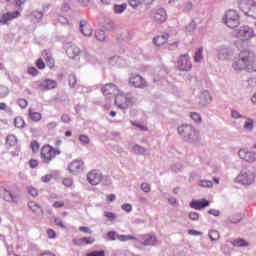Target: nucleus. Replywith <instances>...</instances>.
<instances>
[{
	"label": "nucleus",
	"mask_w": 256,
	"mask_h": 256,
	"mask_svg": "<svg viewBox=\"0 0 256 256\" xmlns=\"http://www.w3.org/2000/svg\"><path fill=\"white\" fill-rule=\"evenodd\" d=\"M232 69L237 72L247 71L248 73L256 72V54L250 50L240 52L238 59L232 63Z\"/></svg>",
	"instance_id": "obj_1"
},
{
	"label": "nucleus",
	"mask_w": 256,
	"mask_h": 256,
	"mask_svg": "<svg viewBox=\"0 0 256 256\" xmlns=\"http://www.w3.org/2000/svg\"><path fill=\"white\" fill-rule=\"evenodd\" d=\"M178 134L182 137L183 141L189 145H197V143L201 141L199 130L189 124H183L178 127Z\"/></svg>",
	"instance_id": "obj_2"
},
{
	"label": "nucleus",
	"mask_w": 256,
	"mask_h": 256,
	"mask_svg": "<svg viewBox=\"0 0 256 256\" xmlns=\"http://www.w3.org/2000/svg\"><path fill=\"white\" fill-rule=\"evenodd\" d=\"M255 179V172L249 169H243L236 177V183H240V185H243L244 187H249L250 185H253V183H255Z\"/></svg>",
	"instance_id": "obj_3"
},
{
	"label": "nucleus",
	"mask_w": 256,
	"mask_h": 256,
	"mask_svg": "<svg viewBox=\"0 0 256 256\" xmlns=\"http://www.w3.org/2000/svg\"><path fill=\"white\" fill-rule=\"evenodd\" d=\"M224 23L230 29L237 28L241 24L239 14L235 10H228L225 14Z\"/></svg>",
	"instance_id": "obj_4"
},
{
	"label": "nucleus",
	"mask_w": 256,
	"mask_h": 256,
	"mask_svg": "<svg viewBox=\"0 0 256 256\" xmlns=\"http://www.w3.org/2000/svg\"><path fill=\"white\" fill-rule=\"evenodd\" d=\"M216 51L219 61H231L235 55V52L228 46H220Z\"/></svg>",
	"instance_id": "obj_5"
},
{
	"label": "nucleus",
	"mask_w": 256,
	"mask_h": 256,
	"mask_svg": "<svg viewBox=\"0 0 256 256\" xmlns=\"http://www.w3.org/2000/svg\"><path fill=\"white\" fill-rule=\"evenodd\" d=\"M137 241H139L140 245H144V247H155L159 244L157 237L149 234H145L140 238H137Z\"/></svg>",
	"instance_id": "obj_6"
},
{
	"label": "nucleus",
	"mask_w": 256,
	"mask_h": 256,
	"mask_svg": "<svg viewBox=\"0 0 256 256\" xmlns=\"http://www.w3.org/2000/svg\"><path fill=\"white\" fill-rule=\"evenodd\" d=\"M177 67L179 71H191L192 64L188 54H183L179 57Z\"/></svg>",
	"instance_id": "obj_7"
},
{
	"label": "nucleus",
	"mask_w": 256,
	"mask_h": 256,
	"mask_svg": "<svg viewBox=\"0 0 256 256\" xmlns=\"http://www.w3.org/2000/svg\"><path fill=\"white\" fill-rule=\"evenodd\" d=\"M237 31L236 37L243 39L244 41H248V39H252L255 36L253 33V28L249 26H241Z\"/></svg>",
	"instance_id": "obj_8"
},
{
	"label": "nucleus",
	"mask_w": 256,
	"mask_h": 256,
	"mask_svg": "<svg viewBox=\"0 0 256 256\" xmlns=\"http://www.w3.org/2000/svg\"><path fill=\"white\" fill-rule=\"evenodd\" d=\"M238 155L240 159H243V161H246L247 163H255L256 161V153L249 151L247 148L240 149Z\"/></svg>",
	"instance_id": "obj_9"
},
{
	"label": "nucleus",
	"mask_w": 256,
	"mask_h": 256,
	"mask_svg": "<svg viewBox=\"0 0 256 256\" xmlns=\"http://www.w3.org/2000/svg\"><path fill=\"white\" fill-rule=\"evenodd\" d=\"M254 2L255 1L253 0H239L237 4L240 11H242V13H244V15H246L247 17H250Z\"/></svg>",
	"instance_id": "obj_10"
},
{
	"label": "nucleus",
	"mask_w": 256,
	"mask_h": 256,
	"mask_svg": "<svg viewBox=\"0 0 256 256\" xmlns=\"http://www.w3.org/2000/svg\"><path fill=\"white\" fill-rule=\"evenodd\" d=\"M129 84L137 89H145V87H147V81H145V78L141 77V75H132L129 78Z\"/></svg>",
	"instance_id": "obj_11"
},
{
	"label": "nucleus",
	"mask_w": 256,
	"mask_h": 256,
	"mask_svg": "<svg viewBox=\"0 0 256 256\" xmlns=\"http://www.w3.org/2000/svg\"><path fill=\"white\" fill-rule=\"evenodd\" d=\"M41 159L44 160V163H49L52 159H55V149L51 146H44L41 150Z\"/></svg>",
	"instance_id": "obj_12"
},
{
	"label": "nucleus",
	"mask_w": 256,
	"mask_h": 256,
	"mask_svg": "<svg viewBox=\"0 0 256 256\" xmlns=\"http://www.w3.org/2000/svg\"><path fill=\"white\" fill-rule=\"evenodd\" d=\"M87 179L90 185H99L103 179V174L99 170H92L87 174Z\"/></svg>",
	"instance_id": "obj_13"
},
{
	"label": "nucleus",
	"mask_w": 256,
	"mask_h": 256,
	"mask_svg": "<svg viewBox=\"0 0 256 256\" xmlns=\"http://www.w3.org/2000/svg\"><path fill=\"white\" fill-rule=\"evenodd\" d=\"M167 75H169V69H167V67L155 68L153 78L154 83H159V81L167 79Z\"/></svg>",
	"instance_id": "obj_14"
},
{
	"label": "nucleus",
	"mask_w": 256,
	"mask_h": 256,
	"mask_svg": "<svg viewBox=\"0 0 256 256\" xmlns=\"http://www.w3.org/2000/svg\"><path fill=\"white\" fill-rule=\"evenodd\" d=\"M38 87L41 91H51V89H56L57 81L52 79H45L38 82Z\"/></svg>",
	"instance_id": "obj_15"
},
{
	"label": "nucleus",
	"mask_w": 256,
	"mask_h": 256,
	"mask_svg": "<svg viewBox=\"0 0 256 256\" xmlns=\"http://www.w3.org/2000/svg\"><path fill=\"white\" fill-rule=\"evenodd\" d=\"M66 55L70 59H79V55H81V49L75 44L69 43L66 47Z\"/></svg>",
	"instance_id": "obj_16"
},
{
	"label": "nucleus",
	"mask_w": 256,
	"mask_h": 256,
	"mask_svg": "<svg viewBox=\"0 0 256 256\" xmlns=\"http://www.w3.org/2000/svg\"><path fill=\"white\" fill-rule=\"evenodd\" d=\"M19 15H21L19 11L5 13L0 17V23L2 25H9V22L13 21V19H17Z\"/></svg>",
	"instance_id": "obj_17"
},
{
	"label": "nucleus",
	"mask_w": 256,
	"mask_h": 256,
	"mask_svg": "<svg viewBox=\"0 0 256 256\" xmlns=\"http://www.w3.org/2000/svg\"><path fill=\"white\" fill-rule=\"evenodd\" d=\"M209 205H210L209 200H205V199L192 200L190 202V207L192 209H196L197 211H201L202 209H205V207H209Z\"/></svg>",
	"instance_id": "obj_18"
},
{
	"label": "nucleus",
	"mask_w": 256,
	"mask_h": 256,
	"mask_svg": "<svg viewBox=\"0 0 256 256\" xmlns=\"http://www.w3.org/2000/svg\"><path fill=\"white\" fill-rule=\"evenodd\" d=\"M80 31L84 37H91L93 35V29H91V25L87 20L80 21Z\"/></svg>",
	"instance_id": "obj_19"
},
{
	"label": "nucleus",
	"mask_w": 256,
	"mask_h": 256,
	"mask_svg": "<svg viewBox=\"0 0 256 256\" xmlns=\"http://www.w3.org/2000/svg\"><path fill=\"white\" fill-rule=\"evenodd\" d=\"M83 165L84 162L82 160H74L72 163H70L68 169L70 173H79V171H83Z\"/></svg>",
	"instance_id": "obj_20"
},
{
	"label": "nucleus",
	"mask_w": 256,
	"mask_h": 256,
	"mask_svg": "<svg viewBox=\"0 0 256 256\" xmlns=\"http://www.w3.org/2000/svg\"><path fill=\"white\" fill-rule=\"evenodd\" d=\"M199 99L200 105H203L204 107L213 101V97H211V94L207 90H204L200 93Z\"/></svg>",
	"instance_id": "obj_21"
},
{
	"label": "nucleus",
	"mask_w": 256,
	"mask_h": 256,
	"mask_svg": "<svg viewBox=\"0 0 256 256\" xmlns=\"http://www.w3.org/2000/svg\"><path fill=\"white\" fill-rule=\"evenodd\" d=\"M154 20L157 23H165V21H167V12L165 11V9H158L154 14Z\"/></svg>",
	"instance_id": "obj_22"
},
{
	"label": "nucleus",
	"mask_w": 256,
	"mask_h": 256,
	"mask_svg": "<svg viewBox=\"0 0 256 256\" xmlns=\"http://www.w3.org/2000/svg\"><path fill=\"white\" fill-rule=\"evenodd\" d=\"M126 94L121 92L115 97V105L122 111H125Z\"/></svg>",
	"instance_id": "obj_23"
},
{
	"label": "nucleus",
	"mask_w": 256,
	"mask_h": 256,
	"mask_svg": "<svg viewBox=\"0 0 256 256\" xmlns=\"http://www.w3.org/2000/svg\"><path fill=\"white\" fill-rule=\"evenodd\" d=\"M28 207L35 213V215H37V217H43L45 212L43 211L41 205L37 204L36 202H29Z\"/></svg>",
	"instance_id": "obj_24"
},
{
	"label": "nucleus",
	"mask_w": 256,
	"mask_h": 256,
	"mask_svg": "<svg viewBox=\"0 0 256 256\" xmlns=\"http://www.w3.org/2000/svg\"><path fill=\"white\" fill-rule=\"evenodd\" d=\"M0 197L4 199V201H15V196L11 193V191L7 190L6 188L0 187Z\"/></svg>",
	"instance_id": "obj_25"
},
{
	"label": "nucleus",
	"mask_w": 256,
	"mask_h": 256,
	"mask_svg": "<svg viewBox=\"0 0 256 256\" xmlns=\"http://www.w3.org/2000/svg\"><path fill=\"white\" fill-rule=\"evenodd\" d=\"M137 103V98L130 93L126 94V102L124 104V111L129 109V107H133Z\"/></svg>",
	"instance_id": "obj_26"
},
{
	"label": "nucleus",
	"mask_w": 256,
	"mask_h": 256,
	"mask_svg": "<svg viewBox=\"0 0 256 256\" xmlns=\"http://www.w3.org/2000/svg\"><path fill=\"white\" fill-rule=\"evenodd\" d=\"M167 41H169V34H162L153 39L154 45H157L158 47L161 45H165Z\"/></svg>",
	"instance_id": "obj_27"
},
{
	"label": "nucleus",
	"mask_w": 256,
	"mask_h": 256,
	"mask_svg": "<svg viewBox=\"0 0 256 256\" xmlns=\"http://www.w3.org/2000/svg\"><path fill=\"white\" fill-rule=\"evenodd\" d=\"M115 89H117V86H115L113 83H109L102 87V93L105 95V97H107L109 95H113V93H115Z\"/></svg>",
	"instance_id": "obj_28"
},
{
	"label": "nucleus",
	"mask_w": 256,
	"mask_h": 256,
	"mask_svg": "<svg viewBox=\"0 0 256 256\" xmlns=\"http://www.w3.org/2000/svg\"><path fill=\"white\" fill-rule=\"evenodd\" d=\"M30 17H31L32 23H39L41 19H43V12H40L37 10L32 11Z\"/></svg>",
	"instance_id": "obj_29"
},
{
	"label": "nucleus",
	"mask_w": 256,
	"mask_h": 256,
	"mask_svg": "<svg viewBox=\"0 0 256 256\" xmlns=\"http://www.w3.org/2000/svg\"><path fill=\"white\" fill-rule=\"evenodd\" d=\"M233 247H249V242L245 241V239L238 238L233 240Z\"/></svg>",
	"instance_id": "obj_30"
},
{
	"label": "nucleus",
	"mask_w": 256,
	"mask_h": 256,
	"mask_svg": "<svg viewBox=\"0 0 256 256\" xmlns=\"http://www.w3.org/2000/svg\"><path fill=\"white\" fill-rule=\"evenodd\" d=\"M104 29H105V31H115V29H116L115 22H113L110 19H106L104 21Z\"/></svg>",
	"instance_id": "obj_31"
},
{
	"label": "nucleus",
	"mask_w": 256,
	"mask_h": 256,
	"mask_svg": "<svg viewBox=\"0 0 256 256\" xmlns=\"http://www.w3.org/2000/svg\"><path fill=\"white\" fill-rule=\"evenodd\" d=\"M126 9H127V4L125 3L121 5L119 4L114 5V13H116L117 15H121V13H124Z\"/></svg>",
	"instance_id": "obj_32"
},
{
	"label": "nucleus",
	"mask_w": 256,
	"mask_h": 256,
	"mask_svg": "<svg viewBox=\"0 0 256 256\" xmlns=\"http://www.w3.org/2000/svg\"><path fill=\"white\" fill-rule=\"evenodd\" d=\"M133 36L128 30H124L121 34H119L118 39L121 41H131Z\"/></svg>",
	"instance_id": "obj_33"
},
{
	"label": "nucleus",
	"mask_w": 256,
	"mask_h": 256,
	"mask_svg": "<svg viewBox=\"0 0 256 256\" xmlns=\"http://www.w3.org/2000/svg\"><path fill=\"white\" fill-rule=\"evenodd\" d=\"M227 223L237 224L241 223V214H236L227 218Z\"/></svg>",
	"instance_id": "obj_34"
},
{
	"label": "nucleus",
	"mask_w": 256,
	"mask_h": 256,
	"mask_svg": "<svg viewBox=\"0 0 256 256\" xmlns=\"http://www.w3.org/2000/svg\"><path fill=\"white\" fill-rule=\"evenodd\" d=\"M14 125L17 127V129H24L25 128V120H23L21 117H16L14 119Z\"/></svg>",
	"instance_id": "obj_35"
},
{
	"label": "nucleus",
	"mask_w": 256,
	"mask_h": 256,
	"mask_svg": "<svg viewBox=\"0 0 256 256\" xmlns=\"http://www.w3.org/2000/svg\"><path fill=\"white\" fill-rule=\"evenodd\" d=\"M194 60L196 63H201L203 61V48H199L194 55Z\"/></svg>",
	"instance_id": "obj_36"
},
{
	"label": "nucleus",
	"mask_w": 256,
	"mask_h": 256,
	"mask_svg": "<svg viewBox=\"0 0 256 256\" xmlns=\"http://www.w3.org/2000/svg\"><path fill=\"white\" fill-rule=\"evenodd\" d=\"M134 152L136 155H145L147 153V149L143 146H139L138 144L134 145Z\"/></svg>",
	"instance_id": "obj_37"
},
{
	"label": "nucleus",
	"mask_w": 256,
	"mask_h": 256,
	"mask_svg": "<svg viewBox=\"0 0 256 256\" xmlns=\"http://www.w3.org/2000/svg\"><path fill=\"white\" fill-rule=\"evenodd\" d=\"M29 117L32 121H41V113L33 112L31 109H29Z\"/></svg>",
	"instance_id": "obj_38"
},
{
	"label": "nucleus",
	"mask_w": 256,
	"mask_h": 256,
	"mask_svg": "<svg viewBox=\"0 0 256 256\" xmlns=\"http://www.w3.org/2000/svg\"><path fill=\"white\" fill-rule=\"evenodd\" d=\"M9 95V88L5 85H0V99H5Z\"/></svg>",
	"instance_id": "obj_39"
},
{
	"label": "nucleus",
	"mask_w": 256,
	"mask_h": 256,
	"mask_svg": "<svg viewBox=\"0 0 256 256\" xmlns=\"http://www.w3.org/2000/svg\"><path fill=\"white\" fill-rule=\"evenodd\" d=\"M6 143L10 147H13V145L17 144V137H15V135H8L7 138H6Z\"/></svg>",
	"instance_id": "obj_40"
},
{
	"label": "nucleus",
	"mask_w": 256,
	"mask_h": 256,
	"mask_svg": "<svg viewBox=\"0 0 256 256\" xmlns=\"http://www.w3.org/2000/svg\"><path fill=\"white\" fill-rule=\"evenodd\" d=\"M253 119L248 118L245 122H244V129L246 131H253Z\"/></svg>",
	"instance_id": "obj_41"
},
{
	"label": "nucleus",
	"mask_w": 256,
	"mask_h": 256,
	"mask_svg": "<svg viewBox=\"0 0 256 256\" xmlns=\"http://www.w3.org/2000/svg\"><path fill=\"white\" fill-rule=\"evenodd\" d=\"M171 171L173 173H181L183 171V164L181 163H175L171 166Z\"/></svg>",
	"instance_id": "obj_42"
},
{
	"label": "nucleus",
	"mask_w": 256,
	"mask_h": 256,
	"mask_svg": "<svg viewBox=\"0 0 256 256\" xmlns=\"http://www.w3.org/2000/svg\"><path fill=\"white\" fill-rule=\"evenodd\" d=\"M208 237H209V239H211V241H217V240H219L220 235L217 230H211Z\"/></svg>",
	"instance_id": "obj_43"
},
{
	"label": "nucleus",
	"mask_w": 256,
	"mask_h": 256,
	"mask_svg": "<svg viewBox=\"0 0 256 256\" xmlns=\"http://www.w3.org/2000/svg\"><path fill=\"white\" fill-rule=\"evenodd\" d=\"M116 237L119 241H131V240L137 241V238L131 235H117Z\"/></svg>",
	"instance_id": "obj_44"
},
{
	"label": "nucleus",
	"mask_w": 256,
	"mask_h": 256,
	"mask_svg": "<svg viewBox=\"0 0 256 256\" xmlns=\"http://www.w3.org/2000/svg\"><path fill=\"white\" fill-rule=\"evenodd\" d=\"M68 83L70 87H75V85H77V76H75V74H70L68 76Z\"/></svg>",
	"instance_id": "obj_45"
},
{
	"label": "nucleus",
	"mask_w": 256,
	"mask_h": 256,
	"mask_svg": "<svg viewBox=\"0 0 256 256\" xmlns=\"http://www.w3.org/2000/svg\"><path fill=\"white\" fill-rule=\"evenodd\" d=\"M79 141L82 143V145H89L91 143V140L89 139V136L82 134L79 136Z\"/></svg>",
	"instance_id": "obj_46"
},
{
	"label": "nucleus",
	"mask_w": 256,
	"mask_h": 256,
	"mask_svg": "<svg viewBox=\"0 0 256 256\" xmlns=\"http://www.w3.org/2000/svg\"><path fill=\"white\" fill-rule=\"evenodd\" d=\"M85 241H87V237L79 238V239H73L72 243L74 245H77L78 247H81L85 245Z\"/></svg>",
	"instance_id": "obj_47"
},
{
	"label": "nucleus",
	"mask_w": 256,
	"mask_h": 256,
	"mask_svg": "<svg viewBox=\"0 0 256 256\" xmlns=\"http://www.w3.org/2000/svg\"><path fill=\"white\" fill-rule=\"evenodd\" d=\"M95 37H96L97 41H104L105 40V31H103V30L96 31Z\"/></svg>",
	"instance_id": "obj_48"
},
{
	"label": "nucleus",
	"mask_w": 256,
	"mask_h": 256,
	"mask_svg": "<svg viewBox=\"0 0 256 256\" xmlns=\"http://www.w3.org/2000/svg\"><path fill=\"white\" fill-rule=\"evenodd\" d=\"M190 117L192 120H194V123H201V115L197 112H192L190 114Z\"/></svg>",
	"instance_id": "obj_49"
},
{
	"label": "nucleus",
	"mask_w": 256,
	"mask_h": 256,
	"mask_svg": "<svg viewBox=\"0 0 256 256\" xmlns=\"http://www.w3.org/2000/svg\"><path fill=\"white\" fill-rule=\"evenodd\" d=\"M100 182L102 183V185H105V186H109L113 183V181L111 180V177L109 176H102V179Z\"/></svg>",
	"instance_id": "obj_50"
},
{
	"label": "nucleus",
	"mask_w": 256,
	"mask_h": 256,
	"mask_svg": "<svg viewBox=\"0 0 256 256\" xmlns=\"http://www.w3.org/2000/svg\"><path fill=\"white\" fill-rule=\"evenodd\" d=\"M27 192H28L29 195H31L32 197H37V195H39V191H38L37 188H35V187L29 186V187L27 188Z\"/></svg>",
	"instance_id": "obj_51"
},
{
	"label": "nucleus",
	"mask_w": 256,
	"mask_h": 256,
	"mask_svg": "<svg viewBox=\"0 0 256 256\" xmlns=\"http://www.w3.org/2000/svg\"><path fill=\"white\" fill-rule=\"evenodd\" d=\"M131 125L133 127H136L137 129H139L140 131H149V128H147V126H143L139 123H136V122H133V121H130Z\"/></svg>",
	"instance_id": "obj_52"
},
{
	"label": "nucleus",
	"mask_w": 256,
	"mask_h": 256,
	"mask_svg": "<svg viewBox=\"0 0 256 256\" xmlns=\"http://www.w3.org/2000/svg\"><path fill=\"white\" fill-rule=\"evenodd\" d=\"M200 187H213V182L211 180H201L200 181Z\"/></svg>",
	"instance_id": "obj_53"
},
{
	"label": "nucleus",
	"mask_w": 256,
	"mask_h": 256,
	"mask_svg": "<svg viewBox=\"0 0 256 256\" xmlns=\"http://www.w3.org/2000/svg\"><path fill=\"white\" fill-rule=\"evenodd\" d=\"M197 29V24H195V21H191L189 25L186 26V30L191 33Z\"/></svg>",
	"instance_id": "obj_54"
},
{
	"label": "nucleus",
	"mask_w": 256,
	"mask_h": 256,
	"mask_svg": "<svg viewBox=\"0 0 256 256\" xmlns=\"http://www.w3.org/2000/svg\"><path fill=\"white\" fill-rule=\"evenodd\" d=\"M141 189L144 193H151V185H149L148 183H142L141 184Z\"/></svg>",
	"instance_id": "obj_55"
},
{
	"label": "nucleus",
	"mask_w": 256,
	"mask_h": 256,
	"mask_svg": "<svg viewBox=\"0 0 256 256\" xmlns=\"http://www.w3.org/2000/svg\"><path fill=\"white\" fill-rule=\"evenodd\" d=\"M104 215L109 219V221H115V219H117V214L113 212H104Z\"/></svg>",
	"instance_id": "obj_56"
},
{
	"label": "nucleus",
	"mask_w": 256,
	"mask_h": 256,
	"mask_svg": "<svg viewBox=\"0 0 256 256\" xmlns=\"http://www.w3.org/2000/svg\"><path fill=\"white\" fill-rule=\"evenodd\" d=\"M231 115L233 119H244L245 116L241 115L237 110H232Z\"/></svg>",
	"instance_id": "obj_57"
},
{
	"label": "nucleus",
	"mask_w": 256,
	"mask_h": 256,
	"mask_svg": "<svg viewBox=\"0 0 256 256\" xmlns=\"http://www.w3.org/2000/svg\"><path fill=\"white\" fill-rule=\"evenodd\" d=\"M28 73L29 75H32V77H37V75L39 74V70H37V68L35 67H29Z\"/></svg>",
	"instance_id": "obj_58"
},
{
	"label": "nucleus",
	"mask_w": 256,
	"mask_h": 256,
	"mask_svg": "<svg viewBox=\"0 0 256 256\" xmlns=\"http://www.w3.org/2000/svg\"><path fill=\"white\" fill-rule=\"evenodd\" d=\"M188 217L191 221H199V213L197 212H190Z\"/></svg>",
	"instance_id": "obj_59"
},
{
	"label": "nucleus",
	"mask_w": 256,
	"mask_h": 256,
	"mask_svg": "<svg viewBox=\"0 0 256 256\" xmlns=\"http://www.w3.org/2000/svg\"><path fill=\"white\" fill-rule=\"evenodd\" d=\"M87 256H105V251L104 250L93 251L88 253Z\"/></svg>",
	"instance_id": "obj_60"
},
{
	"label": "nucleus",
	"mask_w": 256,
	"mask_h": 256,
	"mask_svg": "<svg viewBox=\"0 0 256 256\" xmlns=\"http://www.w3.org/2000/svg\"><path fill=\"white\" fill-rule=\"evenodd\" d=\"M107 237H109L110 241H117V232L110 231L107 233Z\"/></svg>",
	"instance_id": "obj_61"
},
{
	"label": "nucleus",
	"mask_w": 256,
	"mask_h": 256,
	"mask_svg": "<svg viewBox=\"0 0 256 256\" xmlns=\"http://www.w3.org/2000/svg\"><path fill=\"white\" fill-rule=\"evenodd\" d=\"M58 23H61V25H69V20L65 18L64 16H59L57 18Z\"/></svg>",
	"instance_id": "obj_62"
},
{
	"label": "nucleus",
	"mask_w": 256,
	"mask_h": 256,
	"mask_svg": "<svg viewBox=\"0 0 256 256\" xmlns=\"http://www.w3.org/2000/svg\"><path fill=\"white\" fill-rule=\"evenodd\" d=\"M36 67H38V69H45V62L43 59L40 58L36 61Z\"/></svg>",
	"instance_id": "obj_63"
},
{
	"label": "nucleus",
	"mask_w": 256,
	"mask_h": 256,
	"mask_svg": "<svg viewBox=\"0 0 256 256\" xmlns=\"http://www.w3.org/2000/svg\"><path fill=\"white\" fill-rule=\"evenodd\" d=\"M250 17L252 19H256V2L254 1V4L252 5V10L250 11Z\"/></svg>",
	"instance_id": "obj_64"
}]
</instances>
